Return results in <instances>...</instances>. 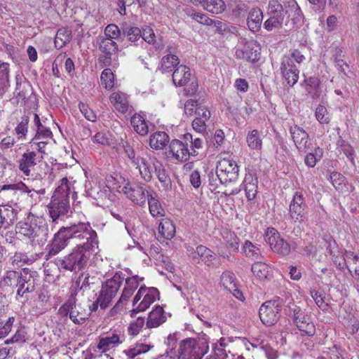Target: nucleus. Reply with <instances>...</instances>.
<instances>
[{"label": "nucleus", "instance_id": "27", "mask_svg": "<svg viewBox=\"0 0 359 359\" xmlns=\"http://www.w3.org/2000/svg\"><path fill=\"white\" fill-rule=\"evenodd\" d=\"M220 282L223 287L229 291L236 299L239 300L244 299L243 293L237 287L236 278L232 272H223L220 278Z\"/></svg>", "mask_w": 359, "mask_h": 359}, {"label": "nucleus", "instance_id": "36", "mask_svg": "<svg viewBox=\"0 0 359 359\" xmlns=\"http://www.w3.org/2000/svg\"><path fill=\"white\" fill-rule=\"evenodd\" d=\"M263 14L261 9L258 8H252L248 14L247 24L249 29L252 32H257L262 25Z\"/></svg>", "mask_w": 359, "mask_h": 359}, {"label": "nucleus", "instance_id": "51", "mask_svg": "<svg viewBox=\"0 0 359 359\" xmlns=\"http://www.w3.org/2000/svg\"><path fill=\"white\" fill-rule=\"evenodd\" d=\"M141 38L148 43L154 44L156 49H161L163 47L162 42L156 39L154 32L151 27H146L142 31Z\"/></svg>", "mask_w": 359, "mask_h": 359}, {"label": "nucleus", "instance_id": "24", "mask_svg": "<svg viewBox=\"0 0 359 359\" xmlns=\"http://www.w3.org/2000/svg\"><path fill=\"white\" fill-rule=\"evenodd\" d=\"M260 47L257 41H248L243 48L236 50V56L238 59H243L250 62H255L259 59Z\"/></svg>", "mask_w": 359, "mask_h": 359}, {"label": "nucleus", "instance_id": "23", "mask_svg": "<svg viewBox=\"0 0 359 359\" xmlns=\"http://www.w3.org/2000/svg\"><path fill=\"white\" fill-rule=\"evenodd\" d=\"M168 157L179 162L187 161L191 154L186 143L179 140H172L168 149Z\"/></svg>", "mask_w": 359, "mask_h": 359}, {"label": "nucleus", "instance_id": "37", "mask_svg": "<svg viewBox=\"0 0 359 359\" xmlns=\"http://www.w3.org/2000/svg\"><path fill=\"white\" fill-rule=\"evenodd\" d=\"M169 136L163 131L153 133L149 140V144L152 149H163L169 142Z\"/></svg>", "mask_w": 359, "mask_h": 359}, {"label": "nucleus", "instance_id": "42", "mask_svg": "<svg viewBox=\"0 0 359 359\" xmlns=\"http://www.w3.org/2000/svg\"><path fill=\"white\" fill-rule=\"evenodd\" d=\"M72 38V31L67 27H62L57 30L55 37L54 43L57 49L65 46Z\"/></svg>", "mask_w": 359, "mask_h": 359}, {"label": "nucleus", "instance_id": "43", "mask_svg": "<svg viewBox=\"0 0 359 359\" xmlns=\"http://www.w3.org/2000/svg\"><path fill=\"white\" fill-rule=\"evenodd\" d=\"M244 255L252 259H261L262 255L259 248L250 241H245L242 247Z\"/></svg>", "mask_w": 359, "mask_h": 359}, {"label": "nucleus", "instance_id": "13", "mask_svg": "<svg viewBox=\"0 0 359 359\" xmlns=\"http://www.w3.org/2000/svg\"><path fill=\"white\" fill-rule=\"evenodd\" d=\"M287 313L289 316L293 318L294 323L300 331L309 336H313L315 334L314 324L299 306L294 304L288 306Z\"/></svg>", "mask_w": 359, "mask_h": 359}, {"label": "nucleus", "instance_id": "21", "mask_svg": "<svg viewBox=\"0 0 359 359\" xmlns=\"http://www.w3.org/2000/svg\"><path fill=\"white\" fill-rule=\"evenodd\" d=\"M149 161L153 165L154 173L161 183L163 190L166 192L170 191L172 189V182L165 165L155 156H149Z\"/></svg>", "mask_w": 359, "mask_h": 359}, {"label": "nucleus", "instance_id": "57", "mask_svg": "<svg viewBox=\"0 0 359 359\" xmlns=\"http://www.w3.org/2000/svg\"><path fill=\"white\" fill-rule=\"evenodd\" d=\"M176 337L175 335L172 334H170L165 341V344L167 345L168 349L164 353L163 356L166 359H176V355H175L173 353V350L176 347Z\"/></svg>", "mask_w": 359, "mask_h": 359}, {"label": "nucleus", "instance_id": "20", "mask_svg": "<svg viewBox=\"0 0 359 359\" xmlns=\"http://www.w3.org/2000/svg\"><path fill=\"white\" fill-rule=\"evenodd\" d=\"M97 43L100 50L102 53L100 57V61L104 66L109 65L112 55L118 50L117 43L110 38H105L101 36L97 38Z\"/></svg>", "mask_w": 359, "mask_h": 359}, {"label": "nucleus", "instance_id": "53", "mask_svg": "<svg viewBox=\"0 0 359 359\" xmlns=\"http://www.w3.org/2000/svg\"><path fill=\"white\" fill-rule=\"evenodd\" d=\"M284 20L285 17L281 15H272V16H271L264 22V27L268 31H272L274 29L281 28Z\"/></svg>", "mask_w": 359, "mask_h": 359}, {"label": "nucleus", "instance_id": "15", "mask_svg": "<svg viewBox=\"0 0 359 359\" xmlns=\"http://www.w3.org/2000/svg\"><path fill=\"white\" fill-rule=\"evenodd\" d=\"M268 12L271 15H281L284 17L287 15L288 18L293 15L292 20L294 25L302 18L301 10L295 2L289 5L288 8H284L277 0H270L268 5Z\"/></svg>", "mask_w": 359, "mask_h": 359}, {"label": "nucleus", "instance_id": "14", "mask_svg": "<svg viewBox=\"0 0 359 359\" xmlns=\"http://www.w3.org/2000/svg\"><path fill=\"white\" fill-rule=\"evenodd\" d=\"M86 187L89 196L100 203L102 205H108V202L115 199V195L112 194L108 186L92 182L86 184Z\"/></svg>", "mask_w": 359, "mask_h": 359}, {"label": "nucleus", "instance_id": "9", "mask_svg": "<svg viewBox=\"0 0 359 359\" xmlns=\"http://www.w3.org/2000/svg\"><path fill=\"white\" fill-rule=\"evenodd\" d=\"M172 81L176 86H184V91L188 95H192L198 90V81L185 65L178 66L172 74Z\"/></svg>", "mask_w": 359, "mask_h": 359}, {"label": "nucleus", "instance_id": "38", "mask_svg": "<svg viewBox=\"0 0 359 359\" xmlns=\"http://www.w3.org/2000/svg\"><path fill=\"white\" fill-rule=\"evenodd\" d=\"M158 233L163 238L170 240L175 234V226L168 218H162L158 226Z\"/></svg>", "mask_w": 359, "mask_h": 359}, {"label": "nucleus", "instance_id": "8", "mask_svg": "<svg viewBox=\"0 0 359 359\" xmlns=\"http://www.w3.org/2000/svg\"><path fill=\"white\" fill-rule=\"evenodd\" d=\"M122 275L121 271L116 272L112 278L107 279L102 284L100 295L97 297V302L100 303L101 309H104L108 307L116 295L124 279Z\"/></svg>", "mask_w": 359, "mask_h": 359}, {"label": "nucleus", "instance_id": "33", "mask_svg": "<svg viewBox=\"0 0 359 359\" xmlns=\"http://www.w3.org/2000/svg\"><path fill=\"white\" fill-rule=\"evenodd\" d=\"M166 318L163 308L158 306L149 313L146 325L148 328L157 327L163 324Z\"/></svg>", "mask_w": 359, "mask_h": 359}, {"label": "nucleus", "instance_id": "34", "mask_svg": "<svg viewBox=\"0 0 359 359\" xmlns=\"http://www.w3.org/2000/svg\"><path fill=\"white\" fill-rule=\"evenodd\" d=\"M110 102L115 109L121 113H125L128 111L129 107L128 97L127 95L122 92H115L110 95Z\"/></svg>", "mask_w": 359, "mask_h": 359}, {"label": "nucleus", "instance_id": "12", "mask_svg": "<svg viewBox=\"0 0 359 359\" xmlns=\"http://www.w3.org/2000/svg\"><path fill=\"white\" fill-rule=\"evenodd\" d=\"M238 171L235 161L230 158H224L218 162L216 174L221 184H226L237 179Z\"/></svg>", "mask_w": 359, "mask_h": 359}, {"label": "nucleus", "instance_id": "64", "mask_svg": "<svg viewBox=\"0 0 359 359\" xmlns=\"http://www.w3.org/2000/svg\"><path fill=\"white\" fill-rule=\"evenodd\" d=\"M105 38H110L111 40L118 39L121 35V30L115 24H109L104 29Z\"/></svg>", "mask_w": 359, "mask_h": 359}, {"label": "nucleus", "instance_id": "29", "mask_svg": "<svg viewBox=\"0 0 359 359\" xmlns=\"http://www.w3.org/2000/svg\"><path fill=\"white\" fill-rule=\"evenodd\" d=\"M18 211L13 206L6 204L0 205V219L4 229L13 225L17 219Z\"/></svg>", "mask_w": 359, "mask_h": 359}, {"label": "nucleus", "instance_id": "62", "mask_svg": "<svg viewBox=\"0 0 359 359\" xmlns=\"http://www.w3.org/2000/svg\"><path fill=\"white\" fill-rule=\"evenodd\" d=\"M144 323L145 320L144 318H137L130 324L128 330V333L131 335H137L144 325Z\"/></svg>", "mask_w": 359, "mask_h": 359}, {"label": "nucleus", "instance_id": "6", "mask_svg": "<svg viewBox=\"0 0 359 359\" xmlns=\"http://www.w3.org/2000/svg\"><path fill=\"white\" fill-rule=\"evenodd\" d=\"M17 233L43 245L47 241L48 229L46 225H37L35 222L29 221V218L20 222L16 226Z\"/></svg>", "mask_w": 359, "mask_h": 359}, {"label": "nucleus", "instance_id": "4", "mask_svg": "<svg viewBox=\"0 0 359 359\" xmlns=\"http://www.w3.org/2000/svg\"><path fill=\"white\" fill-rule=\"evenodd\" d=\"M209 351V339L206 335L198 338H187L180 341L176 359H202Z\"/></svg>", "mask_w": 359, "mask_h": 359}, {"label": "nucleus", "instance_id": "60", "mask_svg": "<svg viewBox=\"0 0 359 359\" xmlns=\"http://www.w3.org/2000/svg\"><path fill=\"white\" fill-rule=\"evenodd\" d=\"M316 118L321 124L328 123L330 122V116L326 107L323 105H318L316 109Z\"/></svg>", "mask_w": 359, "mask_h": 359}, {"label": "nucleus", "instance_id": "17", "mask_svg": "<svg viewBox=\"0 0 359 359\" xmlns=\"http://www.w3.org/2000/svg\"><path fill=\"white\" fill-rule=\"evenodd\" d=\"M280 307L275 301H267L259 308V315L261 321L266 326L277 323L280 318Z\"/></svg>", "mask_w": 359, "mask_h": 359}, {"label": "nucleus", "instance_id": "47", "mask_svg": "<svg viewBox=\"0 0 359 359\" xmlns=\"http://www.w3.org/2000/svg\"><path fill=\"white\" fill-rule=\"evenodd\" d=\"M246 141L250 149L255 150L262 149V140L257 130L250 131L247 135Z\"/></svg>", "mask_w": 359, "mask_h": 359}, {"label": "nucleus", "instance_id": "58", "mask_svg": "<svg viewBox=\"0 0 359 359\" xmlns=\"http://www.w3.org/2000/svg\"><path fill=\"white\" fill-rule=\"evenodd\" d=\"M101 82L102 85L106 89H111L114 86V74L110 69H105L103 70L101 74Z\"/></svg>", "mask_w": 359, "mask_h": 359}, {"label": "nucleus", "instance_id": "28", "mask_svg": "<svg viewBox=\"0 0 359 359\" xmlns=\"http://www.w3.org/2000/svg\"><path fill=\"white\" fill-rule=\"evenodd\" d=\"M290 133L297 149L299 151H305L309 139L307 133L297 125L290 127Z\"/></svg>", "mask_w": 359, "mask_h": 359}, {"label": "nucleus", "instance_id": "49", "mask_svg": "<svg viewBox=\"0 0 359 359\" xmlns=\"http://www.w3.org/2000/svg\"><path fill=\"white\" fill-rule=\"evenodd\" d=\"M203 8L212 13H222L226 8V4L223 0H205Z\"/></svg>", "mask_w": 359, "mask_h": 359}, {"label": "nucleus", "instance_id": "61", "mask_svg": "<svg viewBox=\"0 0 359 359\" xmlns=\"http://www.w3.org/2000/svg\"><path fill=\"white\" fill-rule=\"evenodd\" d=\"M311 295L315 301L316 305L323 311H326L329 309V305L324 300L323 294L318 291H311Z\"/></svg>", "mask_w": 359, "mask_h": 359}, {"label": "nucleus", "instance_id": "5", "mask_svg": "<svg viewBox=\"0 0 359 359\" xmlns=\"http://www.w3.org/2000/svg\"><path fill=\"white\" fill-rule=\"evenodd\" d=\"M95 250L87 249L82 245H76L70 253L62 258H57L56 263L60 269L76 273L86 266L90 255Z\"/></svg>", "mask_w": 359, "mask_h": 359}, {"label": "nucleus", "instance_id": "31", "mask_svg": "<svg viewBox=\"0 0 359 359\" xmlns=\"http://www.w3.org/2000/svg\"><path fill=\"white\" fill-rule=\"evenodd\" d=\"M345 264L351 276L359 279V257L351 251L346 250L343 255Z\"/></svg>", "mask_w": 359, "mask_h": 359}, {"label": "nucleus", "instance_id": "48", "mask_svg": "<svg viewBox=\"0 0 359 359\" xmlns=\"http://www.w3.org/2000/svg\"><path fill=\"white\" fill-rule=\"evenodd\" d=\"M178 57L172 54H168L163 57L161 60V71L163 73L170 72L173 68L178 65Z\"/></svg>", "mask_w": 359, "mask_h": 359}, {"label": "nucleus", "instance_id": "22", "mask_svg": "<svg viewBox=\"0 0 359 359\" xmlns=\"http://www.w3.org/2000/svg\"><path fill=\"white\" fill-rule=\"evenodd\" d=\"M280 69L282 76L290 86L297 83L299 79V70L290 57L284 56L282 58Z\"/></svg>", "mask_w": 359, "mask_h": 359}, {"label": "nucleus", "instance_id": "44", "mask_svg": "<svg viewBox=\"0 0 359 359\" xmlns=\"http://www.w3.org/2000/svg\"><path fill=\"white\" fill-rule=\"evenodd\" d=\"M148 204L149 209L151 215L158 219V218H164L165 215V211L162 208L161 203L158 200L154 198L152 195L149 196L148 198Z\"/></svg>", "mask_w": 359, "mask_h": 359}, {"label": "nucleus", "instance_id": "54", "mask_svg": "<svg viewBox=\"0 0 359 359\" xmlns=\"http://www.w3.org/2000/svg\"><path fill=\"white\" fill-rule=\"evenodd\" d=\"M29 122V117L27 116H23L15 127V132L19 140L25 138L28 131Z\"/></svg>", "mask_w": 359, "mask_h": 359}, {"label": "nucleus", "instance_id": "25", "mask_svg": "<svg viewBox=\"0 0 359 359\" xmlns=\"http://www.w3.org/2000/svg\"><path fill=\"white\" fill-rule=\"evenodd\" d=\"M42 158V155L40 157L37 156L36 151L27 150L18 161V168L25 175L29 176L31 169L36 165L37 161Z\"/></svg>", "mask_w": 359, "mask_h": 359}, {"label": "nucleus", "instance_id": "45", "mask_svg": "<svg viewBox=\"0 0 359 359\" xmlns=\"http://www.w3.org/2000/svg\"><path fill=\"white\" fill-rule=\"evenodd\" d=\"M251 271L255 277L264 280L269 276V266L262 261L255 262L252 265Z\"/></svg>", "mask_w": 359, "mask_h": 359}, {"label": "nucleus", "instance_id": "35", "mask_svg": "<svg viewBox=\"0 0 359 359\" xmlns=\"http://www.w3.org/2000/svg\"><path fill=\"white\" fill-rule=\"evenodd\" d=\"M196 253L208 266L217 267L219 265L215 253L206 247L198 245L196 248Z\"/></svg>", "mask_w": 359, "mask_h": 359}, {"label": "nucleus", "instance_id": "16", "mask_svg": "<svg viewBox=\"0 0 359 359\" xmlns=\"http://www.w3.org/2000/svg\"><path fill=\"white\" fill-rule=\"evenodd\" d=\"M265 241L270 245L271 250L281 255L285 256L290 252V245L281 236L274 228H269L265 234Z\"/></svg>", "mask_w": 359, "mask_h": 359}, {"label": "nucleus", "instance_id": "18", "mask_svg": "<svg viewBox=\"0 0 359 359\" xmlns=\"http://www.w3.org/2000/svg\"><path fill=\"white\" fill-rule=\"evenodd\" d=\"M70 241L71 239L65 226L61 227L58 231L54 234L52 243L47 246L48 251L46 255V259L48 260L52 256L58 254L67 246Z\"/></svg>", "mask_w": 359, "mask_h": 359}, {"label": "nucleus", "instance_id": "1", "mask_svg": "<svg viewBox=\"0 0 359 359\" xmlns=\"http://www.w3.org/2000/svg\"><path fill=\"white\" fill-rule=\"evenodd\" d=\"M72 193L71 185L66 177H63L55 189L48 210L52 222L57 223L59 219L67 215L70 210L69 195Z\"/></svg>", "mask_w": 359, "mask_h": 359}, {"label": "nucleus", "instance_id": "63", "mask_svg": "<svg viewBox=\"0 0 359 359\" xmlns=\"http://www.w3.org/2000/svg\"><path fill=\"white\" fill-rule=\"evenodd\" d=\"M93 283L90 280V276L87 273H81L76 281V285L79 290L86 291L89 289L90 285Z\"/></svg>", "mask_w": 359, "mask_h": 359}, {"label": "nucleus", "instance_id": "3", "mask_svg": "<svg viewBox=\"0 0 359 359\" xmlns=\"http://www.w3.org/2000/svg\"><path fill=\"white\" fill-rule=\"evenodd\" d=\"M65 229L76 245H82L87 249L98 248L97 233L88 222H75Z\"/></svg>", "mask_w": 359, "mask_h": 359}, {"label": "nucleus", "instance_id": "52", "mask_svg": "<svg viewBox=\"0 0 359 359\" xmlns=\"http://www.w3.org/2000/svg\"><path fill=\"white\" fill-rule=\"evenodd\" d=\"M307 85L306 90L311 95L312 98L317 99L320 95V81L317 78L310 77L305 81Z\"/></svg>", "mask_w": 359, "mask_h": 359}, {"label": "nucleus", "instance_id": "11", "mask_svg": "<svg viewBox=\"0 0 359 359\" xmlns=\"http://www.w3.org/2000/svg\"><path fill=\"white\" fill-rule=\"evenodd\" d=\"M117 191L123 194L127 198L134 203L142 205L145 203L149 194L147 187L141 183L126 182L123 185H120Z\"/></svg>", "mask_w": 359, "mask_h": 359}, {"label": "nucleus", "instance_id": "30", "mask_svg": "<svg viewBox=\"0 0 359 359\" xmlns=\"http://www.w3.org/2000/svg\"><path fill=\"white\" fill-rule=\"evenodd\" d=\"M245 196L249 201L255 198L258 192V179L252 173L245 175L243 183Z\"/></svg>", "mask_w": 359, "mask_h": 359}, {"label": "nucleus", "instance_id": "56", "mask_svg": "<svg viewBox=\"0 0 359 359\" xmlns=\"http://www.w3.org/2000/svg\"><path fill=\"white\" fill-rule=\"evenodd\" d=\"M124 153L133 165H138V161L140 156H137L133 144L129 142H126L123 145Z\"/></svg>", "mask_w": 359, "mask_h": 359}, {"label": "nucleus", "instance_id": "19", "mask_svg": "<svg viewBox=\"0 0 359 359\" xmlns=\"http://www.w3.org/2000/svg\"><path fill=\"white\" fill-rule=\"evenodd\" d=\"M305 207L303 194L299 191L295 192L289 205V217L292 223L301 222L304 220Z\"/></svg>", "mask_w": 359, "mask_h": 359}, {"label": "nucleus", "instance_id": "46", "mask_svg": "<svg viewBox=\"0 0 359 359\" xmlns=\"http://www.w3.org/2000/svg\"><path fill=\"white\" fill-rule=\"evenodd\" d=\"M120 335L117 334H112L111 336H107L100 339L97 348L100 350L106 351L110 348L114 347L116 344L121 343Z\"/></svg>", "mask_w": 359, "mask_h": 359}, {"label": "nucleus", "instance_id": "59", "mask_svg": "<svg viewBox=\"0 0 359 359\" xmlns=\"http://www.w3.org/2000/svg\"><path fill=\"white\" fill-rule=\"evenodd\" d=\"M11 263L13 265L22 266V264H30L34 262V259L29 258L27 255L22 252H15L11 257Z\"/></svg>", "mask_w": 359, "mask_h": 359}, {"label": "nucleus", "instance_id": "10", "mask_svg": "<svg viewBox=\"0 0 359 359\" xmlns=\"http://www.w3.org/2000/svg\"><path fill=\"white\" fill-rule=\"evenodd\" d=\"M158 295L157 289L141 286L133 301V309L131 311V316L147 310L156 301Z\"/></svg>", "mask_w": 359, "mask_h": 359}, {"label": "nucleus", "instance_id": "40", "mask_svg": "<svg viewBox=\"0 0 359 359\" xmlns=\"http://www.w3.org/2000/svg\"><path fill=\"white\" fill-rule=\"evenodd\" d=\"M151 162L144 158L140 157L138 161V165L134 166L138 169L141 177L146 182H150L153 178L152 168L150 165Z\"/></svg>", "mask_w": 359, "mask_h": 359}, {"label": "nucleus", "instance_id": "2", "mask_svg": "<svg viewBox=\"0 0 359 359\" xmlns=\"http://www.w3.org/2000/svg\"><path fill=\"white\" fill-rule=\"evenodd\" d=\"M38 273L36 271L25 268L20 271H8L4 278L8 286L17 287V296L27 298V294L35 290Z\"/></svg>", "mask_w": 359, "mask_h": 359}, {"label": "nucleus", "instance_id": "7", "mask_svg": "<svg viewBox=\"0 0 359 359\" xmlns=\"http://www.w3.org/2000/svg\"><path fill=\"white\" fill-rule=\"evenodd\" d=\"M57 315L67 321V317L76 325H82L88 318L90 313L81 304H76L75 297H70L57 311Z\"/></svg>", "mask_w": 359, "mask_h": 359}, {"label": "nucleus", "instance_id": "39", "mask_svg": "<svg viewBox=\"0 0 359 359\" xmlns=\"http://www.w3.org/2000/svg\"><path fill=\"white\" fill-rule=\"evenodd\" d=\"M131 126L134 130L142 136L147 135L149 132L148 123L140 114H135L131 117Z\"/></svg>", "mask_w": 359, "mask_h": 359}, {"label": "nucleus", "instance_id": "50", "mask_svg": "<svg viewBox=\"0 0 359 359\" xmlns=\"http://www.w3.org/2000/svg\"><path fill=\"white\" fill-rule=\"evenodd\" d=\"M152 347L153 346L149 344L137 343L133 347L124 350L123 353L130 358H134L140 354L148 352Z\"/></svg>", "mask_w": 359, "mask_h": 359}, {"label": "nucleus", "instance_id": "26", "mask_svg": "<svg viewBox=\"0 0 359 359\" xmlns=\"http://www.w3.org/2000/svg\"><path fill=\"white\" fill-rule=\"evenodd\" d=\"M143 280L144 278H140L138 276H133L126 279L121 296L116 306L117 308L122 306L129 299L135 290L138 287L140 282Z\"/></svg>", "mask_w": 359, "mask_h": 359}, {"label": "nucleus", "instance_id": "32", "mask_svg": "<svg viewBox=\"0 0 359 359\" xmlns=\"http://www.w3.org/2000/svg\"><path fill=\"white\" fill-rule=\"evenodd\" d=\"M183 140L186 144H189V153L192 156H196L198 154L199 149L203 146V140L201 137L194 135L191 133H187L183 135Z\"/></svg>", "mask_w": 359, "mask_h": 359}, {"label": "nucleus", "instance_id": "55", "mask_svg": "<svg viewBox=\"0 0 359 359\" xmlns=\"http://www.w3.org/2000/svg\"><path fill=\"white\" fill-rule=\"evenodd\" d=\"M123 32L131 42L138 41L142 36V31L137 27L125 25L123 27Z\"/></svg>", "mask_w": 359, "mask_h": 359}, {"label": "nucleus", "instance_id": "41", "mask_svg": "<svg viewBox=\"0 0 359 359\" xmlns=\"http://www.w3.org/2000/svg\"><path fill=\"white\" fill-rule=\"evenodd\" d=\"M222 236L226 248L230 251L237 252L238 250L239 238L234 232L225 229L222 232Z\"/></svg>", "mask_w": 359, "mask_h": 359}]
</instances>
